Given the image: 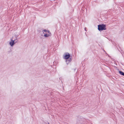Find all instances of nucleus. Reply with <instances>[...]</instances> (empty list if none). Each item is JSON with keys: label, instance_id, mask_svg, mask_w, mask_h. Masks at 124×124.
I'll list each match as a JSON object with an SVG mask.
<instances>
[{"label": "nucleus", "instance_id": "nucleus-1", "mask_svg": "<svg viewBox=\"0 0 124 124\" xmlns=\"http://www.w3.org/2000/svg\"><path fill=\"white\" fill-rule=\"evenodd\" d=\"M106 25L105 24H101L98 25V30L101 31L103 30H106Z\"/></svg>", "mask_w": 124, "mask_h": 124}, {"label": "nucleus", "instance_id": "nucleus-2", "mask_svg": "<svg viewBox=\"0 0 124 124\" xmlns=\"http://www.w3.org/2000/svg\"><path fill=\"white\" fill-rule=\"evenodd\" d=\"M64 58L65 59H67L70 58V55L69 53L66 52L64 54Z\"/></svg>", "mask_w": 124, "mask_h": 124}, {"label": "nucleus", "instance_id": "nucleus-3", "mask_svg": "<svg viewBox=\"0 0 124 124\" xmlns=\"http://www.w3.org/2000/svg\"><path fill=\"white\" fill-rule=\"evenodd\" d=\"M11 40L9 42V44L12 47L15 44V41L16 39H16H14V40H13L12 39H11Z\"/></svg>", "mask_w": 124, "mask_h": 124}, {"label": "nucleus", "instance_id": "nucleus-4", "mask_svg": "<svg viewBox=\"0 0 124 124\" xmlns=\"http://www.w3.org/2000/svg\"><path fill=\"white\" fill-rule=\"evenodd\" d=\"M72 58L71 57H70V58L68 59H65V62L66 63V64L68 65V64L70 62L72 61Z\"/></svg>", "mask_w": 124, "mask_h": 124}, {"label": "nucleus", "instance_id": "nucleus-5", "mask_svg": "<svg viewBox=\"0 0 124 124\" xmlns=\"http://www.w3.org/2000/svg\"><path fill=\"white\" fill-rule=\"evenodd\" d=\"M119 73L121 75L124 76V72L123 71L120 70H119Z\"/></svg>", "mask_w": 124, "mask_h": 124}, {"label": "nucleus", "instance_id": "nucleus-6", "mask_svg": "<svg viewBox=\"0 0 124 124\" xmlns=\"http://www.w3.org/2000/svg\"><path fill=\"white\" fill-rule=\"evenodd\" d=\"M49 36V35L48 34H44V36L46 37H48Z\"/></svg>", "mask_w": 124, "mask_h": 124}, {"label": "nucleus", "instance_id": "nucleus-7", "mask_svg": "<svg viewBox=\"0 0 124 124\" xmlns=\"http://www.w3.org/2000/svg\"><path fill=\"white\" fill-rule=\"evenodd\" d=\"M43 31L44 32H46L47 31V30L46 29H44L43 30Z\"/></svg>", "mask_w": 124, "mask_h": 124}, {"label": "nucleus", "instance_id": "nucleus-8", "mask_svg": "<svg viewBox=\"0 0 124 124\" xmlns=\"http://www.w3.org/2000/svg\"><path fill=\"white\" fill-rule=\"evenodd\" d=\"M112 9H109L108 11V12H110V11H112Z\"/></svg>", "mask_w": 124, "mask_h": 124}, {"label": "nucleus", "instance_id": "nucleus-9", "mask_svg": "<svg viewBox=\"0 0 124 124\" xmlns=\"http://www.w3.org/2000/svg\"><path fill=\"white\" fill-rule=\"evenodd\" d=\"M85 30L86 31L87 30H86V29H87V28L85 27Z\"/></svg>", "mask_w": 124, "mask_h": 124}, {"label": "nucleus", "instance_id": "nucleus-10", "mask_svg": "<svg viewBox=\"0 0 124 124\" xmlns=\"http://www.w3.org/2000/svg\"><path fill=\"white\" fill-rule=\"evenodd\" d=\"M17 42H18V40H17V41H15V44Z\"/></svg>", "mask_w": 124, "mask_h": 124}, {"label": "nucleus", "instance_id": "nucleus-11", "mask_svg": "<svg viewBox=\"0 0 124 124\" xmlns=\"http://www.w3.org/2000/svg\"><path fill=\"white\" fill-rule=\"evenodd\" d=\"M48 33H49L50 34V33L49 31H48Z\"/></svg>", "mask_w": 124, "mask_h": 124}, {"label": "nucleus", "instance_id": "nucleus-12", "mask_svg": "<svg viewBox=\"0 0 124 124\" xmlns=\"http://www.w3.org/2000/svg\"><path fill=\"white\" fill-rule=\"evenodd\" d=\"M48 124H49V123H48Z\"/></svg>", "mask_w": 124, "mask_h": 124}]
</instances>
